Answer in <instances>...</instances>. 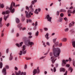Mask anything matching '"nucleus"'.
<instances>
[{"mask_svg":"<svg viewBox=\"0 0 75 75\" xmlns=\"http://www.w3.org/2000/svg\"><path fill=\"white\" fill-rule=\"evenodd\" d=\"M72 25H72V24L71 23H70L69 24V27H71Z\"/></svg>","mask_w":75,"mask_h":75,"instance_id":"37","label":"nucleus"},{"mask_svg":"<svg viewBox=\"0 0 75 75\" xmlns=\"http://www.w3.org/2000/svg\"><path fill=\"white\" fill-rule=\"evenodd\" d=\"M16 37H19V33H17V34H16Z\"/></svg>","mask_w":75,"mask_h":75,"instance_id":"54","label":"nucleus"},{"mask_svg":"<svg viewBox=\"0 0 75 75\" xmlns=\"http://www.w3.org/2000/svg\"><path fill=\"white\" fill-rule=\"evenodd\" d=\"M16 21L17 23H20V20L17 18H16Z\"/></svg>","mask_w":75,"mask_h":75,"instance_id":"23","label":"nucleus"},{"mask_svg":"<svg viewBox=\"0 0 75 75\" xmlns=\"http://www.w3.org/2000/svg\"><path fill=\"white\" fill-rule=\"evenodd\" d=\"M73 66L75 67V62L74 60L73 61Z\"/></svg>","mask_w":75,"mask_h":75,"instance_id":"36","label":"nucleus"},{"mask_svg":"<svg viewBox=\"0 0 75 75\" xmlns=\"http://www.w3.org/2000/svg\"><path fill=\"white\" fill-rule=\"evenodd\" d=\"M60 72H62V71L64 72L65 71V69L64 68H61L60 69Z\"/></svg>","mask_w":75,"mask_h":75,"instance_id":"15","label":"nucleus"},{"mask_svg":"<svg viewBox=\"0 0 75 75\" xmlns=\"http://www.w3.org/2000/svg\"><path fill=\"white\" fill-rule=\"evenodd\" d=\"M9 50V49H7L6 50V52L7 54H8V50Z\"/></svg>","mask_w":75,"mask_h":75,"instance_id":"52","label":"nucleus"},{"mask_svg":"<svg viewBox=\"0 0 75 75\" xmlns=\"http://www.w3.org/2000/svg\"><path fill=\"white\" fill-rule=\"evenodd\" d=\"M9 14L10 13V11H6V12H3L2 13V14H3V15L5 14Z\"/></svg>","mask_w":75,"mask_h":75,"instance_id":"11","label":"nucleus"},{"mask_svg":"<svg viewBox=\"0 0 75 75\" xmlns=\"http://www.w3.org/2000/svg\"><path fill=\"white\" fill-rule=\"evenodd\" d=\"M3 67V63L1 62L0 63V68H2V67Z\"/></svg>","mask_w":75,"mask_h":75,"instance_id":"27","label":"nucleus"},{"mask_svg":"<svg viewBox=\"0 0 75 75\" xmlns=\"http://www.w3.org/2000/svg\"><path fill=\"white\" fill-rule=\"evenodd\" d=\"M21 25V23H20L19 25H18V27L19 28L20 30H21V27H20V26Z\"/></svg>","mask_w":75,"mask_h":75,"instance_id":"22","label":"nucleus"},{"mask_svg":"<svg viewBox=\"0 0 75 75\" xmlns=\"http://www.w3.org/2000/svg\"><path fill=\"white\" fill-rule=\"evenodd\" d=\"M38 25V23L37 21L35 22V26L33 28L34 30H35L37 29V26Z\"/></svg>","mask_w":75,"mask_h":75,"instance_id":"10","label":"nucleus"},{"mask_svg":"<svg viewBox=\"0 0 75 75\" xmlns=\"http://www.w3.org/2000/svg\"><path fill=\"white\" fill-rule=\"evenodd\" d=\"M45 58V56L42 57L40 58V59H44V58Z\"/></svg>","mask_w":75,"mask_h":75,"instance_id":"44","label":"nucleus"},{"mask_svg":"<svg viewBox=\"0 0 75 75\" xmlns=\"http://www.w3.org/2000/svg\"><path fill=\"white\" fill-rule=\"evenodd\" d=\"M32 21V20L31 19H27V23H28V22H29V23H31V22Z\"/></svg>","mask_w":75,"mask_h":75,"instance_id":"25","label":"nucleus"},{"mask_svg":"<svg viewBox=\"0 0 75 75\" xmlns=\"http://www.w3.org/2000/svg\"><path fill=\"white\" fill-rule=\"evenodd\" d=\"M40 30L41 32V33H42V32L43 31V30L42 29H40Z\"/></svg>","mask_w":75,"mask_h":75,"instance_id":"57","label":"nucleus"},{"mask_svg":"<svg viewBox=\"0 0 75 75\" xmlns=\"http://www.w3.org/2000/svg\"><path fill=\"white\" fill-rule=\"evenodd\" d=\"M64 20L66 21H67V17H65V18H64Z\"/></svg>","mask_w":75,"mask_h":75,"instance_id":"51","label":"nucleus"},{"mask_svg":"<svg viewBox=\"0 0 75 75\" xmlns=\"http://www.w3.org/2000/svg\"><path fill=\"white\" fill-rule=\"evenodd\" d=\"M1 21H2V18H0V27H1L3 26V25L1 24Z\"/></svg>","mask_w":75,"mask_h":75,"instance_id":"18","label":"nucleus"},{"mask_svg":"<svg viewBox=\"0 0 75 75\" xmlns=\"http://www.w3.org/2000/svg\"><path fill=\"white\" fill-rule=\"evenodd\" d=\"M50 57H52V52L50 53Z\"/></svg>","mask_w":75,"mask_h":75,"instance_id":"56","label":"nucleus"},{"mask_svg":"<svg viewBox=\"0 0 75 75\" xmlns=\"http://www.w3.org/2000/svg\"><path fill=\"white\" fill-rule=\"evenodd\" d=\"M5 67L6 69H8L9 68V67L8 65L5 66Z\"/></svg>","mask_w":75,"mask_h":75,"instance_id":"38","label":"nucleus"},{"mask_svg":"<svg viewBox=\"0 0 75 75\" xmlns=\"http://www.w3.org/2000/svg\"><path fill=\"white\" fill-rule=\"evenodd\" d=\"M56 14L57 16H59V11H57L56 13Z\"/></svg>","mask_w":75,"mask_h":75,"instance_id":"34","label":"nucleus"},{"mask_svg":"<svg viewBox=\"0 0 75 75\" xmlns=\"http://www.w3.org/2000/svg\"><path fill=\"white\" fill-rule=\"evenodd\" d=\"M70 31L72 33H75V31L74 30V29H71V30Z\"/></svg>","mask_w":75,"mask_h":75,"instance_id":"41","label":"nucleus"},{"mask_svg":"<svg viewBox=\"0 0 75 75\" xmlns=\"http://www.w3.org/2000/svg\"><path fill=\"white\" fill-rule=\"evenodd\" d=\"M9 16V15H7V16H5V15L4 16V20L5 21H6L7 20V18Z\"/></svg>","mask_w":75,"mask_h":75,"instance_id":"20","label":"nucleus"},{"mask_svg":"<svg viewBox=\"0 0 75 75\" xmlns=\"http://www.w3.org/2000/svg\"><path fill=\"white\" fill-rule=\"evenodd\" d=\"M72 45L74 48H75V41H74L72 42Z\"/></svg>","mask_w":75,"mask_h":75,"instance_id":"21","label":"nucleus"},{"mask_svg":"<svg viewBox=\"0 0 75 75\" xmlns=\"http://www.w3.org/2000/svg\"><path fill=\"white\" fill-rule=\"evenodd\" d=\"M25 59H26V60H29V59H31V58L26 57L25 58Z\"/></svg>","mask_w":75,"mask_h":75,"instance_id":"30","label":"nucleus"},{"mask_svg":"<svg viewBox=\"0 0 75 75\" xmlns=\"http://www.w3.org/2000/svg\"><path fill=\"white\" fill-rule=\"evenodd\" d=\"M68 15L69 17H70L71 16V13H68Z\"/></svg>","mask_w":75,"mask_h":75,"instance_id":"62","label":"nucleus"},{"mask_svg":"<svg viewBox=\"0 0 75 75\" xmlns=\"http://www.w3.org/2000/svg\"><path fill=\"white\" fill-rule=\"evenodd\" d=\"M46 18L47 20V21L49 22H50L51 23H52L51 22V20H52V17H50V15H47L46 16Z\"/></svg>","mask_w":75,"mask_h":75,"instance_id":"8","label":"nucleus"},{"mask_svg":"<svg viewBox=\"0 0 75 75\" xmlns=\"http://www.w3.org/2000/svg\"><path fill=\"white\" fill-rule=\"evenodd\" d=\"M53 71L54 72H56V68L55 67H54L53 69Z\"/></svg>","mask_w":75,"mask_h":75,"instance_id":"43","label":"nucleus"},{"mask_svg":"<svg viewBox=\"0 0 75 75\" xmlns=\"http://www.w3.org/2000/svg\"><path fill=\"white\" fill-rule=\"evenodd\" d=\"M31 34H32V33H31L30 32L28 33V35H31Z\"/></svg>","mask_w":75,"mask_h":75,"instance_id":"59","label":"nucleus"},{"mask_svg":"<svg viewBox=\"0 0 75 75\" xmlns=\"http://www.w3.org/2000/svg\"><path fill=\"white\" fill-rule=\"evenodd\" d=\"M27 65H25V67H24V69H27Z\"/></svg>","mask_w":75,"mask_h":75,"instance_id":"55","label":"nucleus"},{"mask_svg":"<svg viewBox=\"0 0 75 75\" xmlns=\"http://www.w3.org/2000/svg\"><path fill=\"white\" fill-rule=\"evenodd\" d=\"M21 16H22V19L21 21H24L25 20V18L24 17V16H23V14H21Z\"/></svg>","mask_w":75,"mask_h":75,"instance_id":"16","label":"nucleus"},{"mask_svg":"<svg viewBox=\"0 0 75 75\" xmlns=\"http://www.w3.org/2000/svg\"><path fill=\"white\" fill-rule=\"evenodd\" d=\"M38 11L39 12H40V11H41V9H40V8L36 9L35 11H34V13L35 14H38V13H39Z\"/></svg>","mask_w":75,"mask_h":75,"instance_id":"9","label":"nucleus"},{"mask_svg":"<svg viewBox=\"0 0 75 75\" xmlns=\"http://www.w3.org/2000/svg\"><path fill=\"white\" fill-rule=\"evenodd\" d=\"M49 35V34L48 33L46 34V35H45V37L46 38L47 40H48L50 38L48 37Z\"/></svg>","mask_w":75,"mask_h":75,"instance_id":"13","label":"nucleus"},{"mask_svg":"<svg viewBox=\"0 0 75 75\" xmlns=\"http://www.w3.org/2000/svg\"><path fill=\"white\" fill-rule=\"evenodd\" d=\"M68 30H69V28H66L65 29L64 31L65 32H67L68 31Z\"/></svg>","mask_w":75,"mask_h":75,"instance_id":"29","label":"nucleus"},{"mask_svg":"<svg viewBox=\"0 0 75 75\" xmlns=\"http://www.w3.org/2000/svg\"><path fill=\"white\" fill-rule=\"evenodd\" d=\"M62 43H60L59 45V47H62Z\"/></svg>","mask_w":75,"mask_h":75,"instance_id":"42","label":"nucleus"},{"mask_svg":"<svg viewBox=\"0 0 75 75\" xmlns=\"http://www.w3.org/2000/svg\"><path fill=\"white\" fill-rule=\"evenodd\" d=\"M16 46H17V47H18V48H20V46L19 44L16 43Z\"/></svg>","mask_w":75,"mask_h":75,"instance_id":"31","label":"nucleus"},{"mask_svg":"<svg viewBox=\"0 0 75 75\" xmlns=\"http://www.w3.org/2000/svg\"><path fill=\"white\" fill-rule=\"evenodd\" d=\"M55 47V45H53V54L54 55V57H51V60L52 62V63L54 64L55 62V61H56L57 59H54L55 58H57V57H58L59 56V54L61 52V50L59 48H55L54 47Z\"/></svg>","mask_w":75,"mask_h":75,"instance_id":"1","label":"nucleus"},{"mask_svg":"<svg viewBox=\"0 0 75 75\" xmlns=\"http://www.w3.org/2000/svg\"><path fill=\"white\" fill-rule=\"evenodd\" d=\"M26 10H29V8L27 6L26 7Z\"/></svg>","mask_w":75,"mask_h":75,"instance_id":"60","label":"nucleus"},{"mask_svg":"<svg viewBox=\"0 0 75 75\" xmlns=\"http://www.w3.org/2000/svg\"><path fill=\"white\" fill-rule=\"evenodd\" d=\"M26 28H23L22 29V30H26Z\"/></svg>","mask_w":75,"mask_h":75,"instance_id":"63","label":"nucleus"},{"mask_svg":"<svg viewBox=\"0 0 75 75\" xmlns=\"http://www.w3.org/2000/svg\"><path fill=\"white\" fill-rule=\"evenodd\" d=\"M15 74H16V75H23H23H26V72L23 73V72H21V71L20 70L18 71V73L16 71H15Z\"/></svg>","mask_w":75,"mask_h":75,"instance_id":"7","label":"nucleus"},{"mask_svg":"<svg viewBox=\"0 0 75 75\" xmlns=\"http://www.w3.org/2000/svg\"><path fill=\"white\" fill-rule=\"evenodd\" d=\"M61 41L63 42H66L67 41V38H64L61 40Z\"/></svg>","mask_w":75,"mask_h":75,"instance_id":"14","label":"nucleus"},{"mask_svg":"<svg viewBox=\"0 0 75 75\" xmlns=\"http://www.w3.org/2000/svg\"><path fill=\"white\" fill-rule=\"evenodd\" d=\"M68 14H71V13H72V12L71 11V10H69L67 11Z\"/></svg>","mask_w":75,"mask_h":75,"instance_id":"28","label":"nucleus"},{"mask_svg":"<svg viewBox=\"0 0 75 75\" xmlns=\"http://www.w3.org/2000/svg\"><path fill=\"white\" fill-rule=\"evenodd\" d=\"M67 72L68 71H66L65 73L64 74V75H67Z\"/></svg>","mask_w":75,"mask_h":75,"instance_id":"53","label":"nucleus"},{"mask_svg":"<svg viewBox=\"0 0 75 75\" xmlns=\"http://www.w3.org/2000/svg\"><path fill=\"white\" fill-rule=\"evenodd\" d=\"M14 69H15L16 71H17V70H18V68H17V67H14Z\"/></svg>","mask_w":75,"mask_h":75,"instance_id":"50","label":"nucleus"},{"mask_svg":"<svg viewBox=\"0 0 75 75\" xmlns=\"http://www.w3.org/2000/svg\"><path fill=\"white\" fill-rule=\"evenodd\" d=\"M23 44V42H21L20 44V47H21V46H22V45Z\"/></svg>","mask_w":75,"mask_h":75,"instance_id":"35","label":"nucleus"},{"mask_svg":"<svg viewBox=\"0 0 75 75\" xmlns=\"http://www.w3.org/2000/svg\"><path fill=\"white\" fill-rule=\"evenodd\" d=\"M60 16L61 17H64V14L62 13L60 14Z\"/></svg>","mask_w":75,"mask_h":75,"instance_id":"47","label":"nucleus"},{"mask_svg":"<svg viewBox=\"0 0 75 75\" xmlns=\"http://www.w3.org/2000/svg\"><path fill=\"white\" fill-rule=\"evenodd\" d=\"M33 37V36H30L28 37L29 38H31Z\"/></svg>","mask_w":75,"mask_h":75,"instance_id":"61","label":"nucleus"},{"mask_svg":"<svg viewBox=\"0 0 75 75\" xmlns=\"http://www.w3.org/2000/svg\"><path fill=\"white\" fill-rule=\"evenodd\" d=\"M58 44H59L58 42H57L56 43H55V45L56 46H57V45H58Z\"/></svg>","mask_w":75,"mask_h":75,"instance_id":"33","label":"nucleus"},{"mask_svg":"<svg viewBox=\"0 0 75 75\" xmlns=\"http://www.w3.org/2000/svg\"><path fill=\"white\" fill-rule=\"evenodd\" d=\"M66 67H68V68H69V67H70V65L69 64H66Z\"/></svg>","mask_w":75,"mask_h":75,"instance_id":"48","label":"nucleus"},{"mask_svg":"<svg viewBox=\"0 0 75 75\" xmlns=\"http://www.w3.org/2000/svg\"><path fill=\"white\" fill-rule=\"evenodd\" d=\"M56 40H57V38H55L53 40V41L54 43H55V42Z\"/></svg>","mask_w":75,"mask_h":75,"instance_id":"40","label":"nucleus"},{"mask_svg":"<svg viewBox=\"0 0 75 75\" xmlns=\"http://www.w3.org/2000/svg\"><path fill=\"white\" fill-rule=\"evenodd\" d=\"M9 25H10L9 23H8L7 24V25H6V26L7 27H8V26H9Z\"/></svg>","mask_w":75,"mask_h":75,"instance_id":"64","label":"nucleus"},{"mask_svg":"<svg viewBox=\"0 0 75 75\" xmlns=\"http://www.w3.org/2000/svg\"><path fill=\"white\" fill-rule=\"evenodd\" d=\"M13 6L15 7V3L12 2L11 3L10 8L7 7L6 8V9L7 8H9V10H10L11 12L12 13H14V11H15V9H14V8H13Z\"/></svg>","mask_w":75,"mask_h":75,"instance_id":"4","label":"nucleus"},{"mask_svg":"<svg viewBox=\"0 0 75 75\" xmlns=\"http://www.w3.org/2000/svg\"><path fill=\"white\" fill-rule=\"evenodd\" d=\"M73 70V69L72 68V67H70L69 69V71H71V72H72Z\"/></svg>","mask_w":75,"mask_h":75,"instance_id":"24","label":"nucleus"},{"mask_svg":"<svg viewBox=\"0 0 75 75\" xmlns=\"http://www.w3.org/2000/svg\"><path fill=\"white\" fill-rule=\"evenodd\" d=\"M4 36V33H1V37H3Z\"/></svg>","mask_w":75,"mask_h":75,"instance_id":"58","label":"nucleus"},{"mask_svg":"<svg viewBox=\"0 0 75 75\" xmlns=\"http://www.w3.org/2000/svg\"><path fill=\"white\" fill-rule=\"evenodd\" d=\"M32 4H31L30 6L29 7V8H30V10L31 11L29 12V11H28V12H27V11H25V13L26 14V16L27 17V18H30V17H31V13L32 12H33L34 11V9L33 8V5L32 4H34V1H32L31 2Z\"/></svg>","mask_w":75,"mask_h":75,"instance_id":"2","label":"nucleus"},{"mask_svg":"<svg viewBox=\"0 0 75 75\" xmlns=\"http://www.w3.org/2000/svg\"><path fill=\"white\" fill-rule=\"evenodd\" d=\"M42 43H43V45H44L45 47L46 46V45H45V42H44V41H42Z\"/></svg>","mask_w":75,"mask_h":75,"instance_id":"32","label":"nucleus"},{"mask_svg":"<svg viewBox=\"0 0 75 75\" xmlns=\"http://www.w3.org/2000/svg\"><path fill=\"white\" fill-rule=\"evenodd\" d=\"M37 73V70L36 69H34L33 71V75H35Z\"/></svg>","mask_w":75,"mask_h":75,"instance_id":"12","label":"nucleus"},{"mask_svg":"<svg viewBox=\"0 0 75 75\" xmlns=\"http://www.w3.org/2000/svg\"><path fill=\"white\" fill-rule=\"evenodd\" d=\"M46 44L48 45V46H50V43L48 42H46Z\"/></svg>","mask_w":75,"mask_h":75,"instance_id":"46","label":"nucleus"},{"mask_svg":"<svg viewBox=\"0 0 75 75\" xmlns=\"http://www.w3.org/2000/svg\"><path fill=\"white\" fill-rule=\"evenodd\" d=\"M12 54V53H11L10 55V57H9V59L10 61H11V60L13 59V56H11Z\"/></svg>","mask_w":75,"mask_h":75,"instance_id":"17","label":"nucleus"},{"mask_svg":"<svg viewBox=\"0 0 75 75\" xmlns=\"http://www.w3.org/2000/svg\"><path fill=\"white\" fill-rule=\"evenodd\" d=\"M70 61V62H71V61H72V59L71 58V57H69V60H62V66H64L67 63H66V62H68V61Z\"/></svg>","mask_w":75,"mask_h":75,"instance_id":"6","label":"nucleus"},{"mask_svg":"<svg viewBox=\"0 0 75 75\" xmlns=\"http://www.w3.org/2000/svg\"><path fill=\"white\" fill-rule=\"evenodd\" d=\"M23 49L22 51H20V52L19 53V55H22V54H26V51L27 50H25V49L26 48V47L25 45H23Z\"/></svg>","mask_w":75,"mask_h":75,"instance_id":"5","label":"nucleus"},{"mask_svg":"<svg viewBox=\"0 0 75 75\" xmlns=\"http://www.w3.org/2000/svg\"><path fill=\"white\" fill-rule=\"evenodd\" d=\"M38 34H39V32L38 31H37V32L35 33V36H37V37H38Z\"/></svg>","mask_w":75,"mask_h":75,"instance_id":"26","label":"nucleus"},{"mask_svg":"<svg viewBox=\"0 0 75 75\" xmlns=\"http://www.w3.org/2000/svg\"><path fill=\"white\" fill-rule=\"evenodd\" d=\"M62 21V18H60V19H59V21L60 22H61V21Z\"/></svg>","mask_w":75,"mask_h":75,"instance_id":"39","label":"nucleus"},{"mask_svg":"<svg viewBox=\"0 0 75 75\" xmlns=\"http://www.w3.org/2000/svg\"><path fill=\"white\" fill-rule=\"evenodd\" d=\"M59 12H66V10L64 9H61L59 10Z\"/></svg>","mask_w":75,"mask_h":75,"instance_id":"19","label":"nucleus"},{"mask_svg":"<svg viewBox=\"0 0 75 75\" xmlns=\"http://www.w3.org/2000/svg\"><path fill=\"white\" fill-rule=\"evenodd\" d=\"M44 30L45 31H47L48 30V28H44Z\"/></svg>","mask_w":75,"mask_h":75,"instance_id":"45","label":"nucleus"},{"mask_svg":"<svg viewBox=\"0 0 75 75\" xmlns=\"http://www.w3.org/2000/svg\"><path fill=\"white\" fill-rule=\"evenodd\" d=\"M75 8H74V10L72 12V14H74L75 13Z\"/></svg>","mask_w":75,"mask_h":75,"instance_id":"49","label":"nucleus"},{"mask_svg":"<svg viewBox=\"0 0 75 75\" xmlns=\"http://www.w3.org/2000/svg\"><path fill=\"white\" fill-rule=\"evenodd\" d=\"M25 44L27 46L30 47V48L32 47L33 45H34V43L32 42H30V40L27 39L25 41Z\"/></svg>","mask_w":75,"mask_h":75,"instance_id":"3","label":"nucleus"}]
</instances>
